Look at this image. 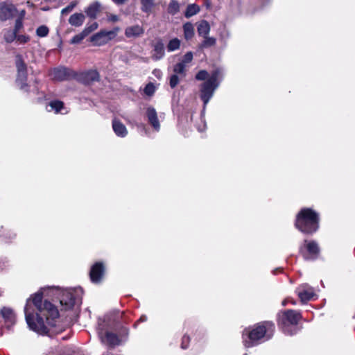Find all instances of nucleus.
Wrapping results in <instances>:
<instances>
[{
  "label": "nucleus",
  "mask_w": 355,
  "mask_h": 355,
  "mask_svg": "<svg viewBox=\"0 0 355 355\" xmlns=\"http://www.w3.org/2000/svg\"><path fill=\"white\" fill-rule=\"evenodd\" d=\"M33 303L40 314L36 318L30 308V300H27L24 307L26 323L32 331L40 335L60 334L71 324V320H67L63 324L55 320L59 315L56 306L47 300L42 301V293H36L33 296Z\"/></svg>",
  "instance_id": "f257e3e1"
},
{
  "label": "nucleus",
  "mask_w": 355,
  "mask_h": 355,
  "mask_svg": "<svg viewBox=\"0 0 355 355\" xmlns=\"http://www.w3.org/2000/svg\"><path fill=\"white\" fill-rule=\"evenodd\" d=\"M275 324L272 322L266 321L258 323L250 329H245L243 334V342L246 347H250L259 343V340L270 339L274 333Z\"/></svg>",
  "instance_id": "f03ea898"
},
{
  "label": "nucleus",
  "mask_w": 355,
  "mask_h": 355,
  "mask_svg": "<svg viewBox=\"0 0 355 355\" xmlns=\"http://www.w3.org/2000/svg\"><path fill=\"white\" fill-rule=\"evenodd\" d=\"M110 329L105 320L98 321V334L103 344L113 349L125 342L128 336L127 328L122 327L118 333L112 332Z\"/></svg>",
  "instance_id": "7ed1b4c3"
},
{
  "label": "nucleus",
  "mask_w": 355,
  "mask_h": 355,
  "mask_svg": "<svg viewBox=\"0 0 355 355\" xmlns=\"http://www.w3.org/2000/svg\"><path fill=\"white\" fill-rule=\"evenodd\" d=\"M319 215L310 208H303L297 214L295 227L304 234H313L319 228Z\"/></svg>",
  "instance_id": "20e7f679"
},
{
  "label": "nucleus",
  "mask_w": 355,
  "mask_h": 355,
  "mask_svg": "<svg viewBox=\"0 0 355 355\" xmlns=\"http://www.w3.org/2000/svg\"><path fill=\"white\" fill-rule=\"evenodd\" d=\"M301 318L299 312L289 309L279 315L278 325L282 331L288 335H293L295 333V325Z\"/></svg>",
  "instance_id": "39448f33"
},
{
  "label": "nucleus",
  "mask_w": 355,
  "mask_h": 355,
  "mask_svg": "<svg viewBox=\"0 0 355 355\" xmlns=\"http://www.w3.org/2000/svg\"><path fill=\"white\" fill-rule=\"evenodd\" d=\"M218 71H214L211 76L200 87V97L203 102V110L205 109L207 104L212 98L214 93L218 87Z\"/></svg>",
  "instance_id": "423d86ee"
},
{
  "label": "nucleus",
  "mask_w": 355,
  "mask_h": 355,
  "mask_svg": "<svg viewBox=\"0 0 355 355\" xmlns=\"http://www.w3.org/2000/svg\"><path fill=\"white\" fill-rule=\"evenodd\" d=\"M15 64L17 71L16 83L20 89L28 92L27 66L22 55L17 54L15 57Z\"/></svg>",
  "instance_id": "0eeeda50"
},
{
  "label": "nucleus",
  "mask_w": 355,
  "mask_h": 355,
  "mask_svg": "<svg viewBox=\"0 0 355 355\" xmlns=\"http://www.w3.org/2000/svg\"><path fill=\"white\" fill-rule=\"evenodd\" d=\"M79 292H82V288H80L75 291L66 290L62 293L60 299L62 310H70L75 304L81 303V299L77 297Z\"/></svg>",
  "instance_id": "6e6552de"
},
{
  "label": "nucleus",
  "mask_w": 355,
  "mask_h": 355,
  "mask_svg": "<svg viewBox=\"0 0 355 355\" xmlns=\"http://www.w3.org/2000/svg\"><path fill=\"white\" fill-rule=\"evenodd\" d=\"M300 252L306 261L315 260L320 254V248L315 241L305 240L303 245L300 248Z\"/></svg>",
  "instance_id": "1a4fd4ad"
},
{
  "label": "nucleus",
  "mask_w": 355,
  "mask_h": 355,
  "mask_svg": "<svg viewBox=\"0 0 355 355\" xmlns=\"http://www.w3.org/2000/svg\"><path fill=\"white\" fill-rule=\"evenodd\" d=\"M119 31V28L118 27L114 28L111 31H101L93 35L90 38V41L96 46L104 45L109 41L114 39Z\"/></svg>",
  "instance_id": "9d476101"
},
{
  "label": "nucleus",
  "mask_w": 355,
  "mask_h": 355,
  "mask_svg": "<svg viewBox=\"0 0 355 355\" xmlns=\"http://www.w3.org/2000/svg\"><path fill=\"white\" fill-rule=\"evenodd\" d=\"M17 12V9L12 3L3 1L0 3V20L5 21L13 18Z\"/></svg>",
  "instance_id": "9b49d317"
},
{
  "label": "nucleus",
  "mask_w": 355,
  "mask_h": 355,
  "mask_svg": "<svg viewBox=\"0 0 355 355\" xmlns=\"http://www.w3.org/2000/svg\"><path fill=\"white\" fill-rule=\"evenodd\" d=\"M151 58L154 61L162 59L165 55L164 44L162 39H157L151 44Z\"/></svg>",
  "instance_id": "f8f14e48"
},
{
  "label": "nucleus",
  "mask_w": 355,
  "mask_h": 355,
  "mask_svg": "<svg viewBox=\"0 0 355 355\" xmlns=\"http://www.w3.org/2000/svg\"><path fill=\"white\" fill-rule=\"evenodd\" d=\"M0 315L4 320L6 327L10 329L16 322V315L13 310L4 306L0 310Z\"/></svg>",
  "instance_id": "ddd939ff"
},
{
  "label": "nucleus",
  "mask_w": 355,
  "mask_h": 355,
  "mask_svg": "<svg viewBox=\"0 0 355 355\" xmlns=\"http://www.w3.org/2000/svg\"><path fill=\"white\" fill-rule=\"evenodd\" d=\"M297 295L302 302L309 301L314 296L313 288L308 284H302L297 289Z\"/></svg>",
  "instance_id": "4468645a"
},
{
  "label": "nucleus",
  "mask_w": 355,
  "mask_h": 355,
  "mask_svg": "<svg viewBox=\"0 0 355 355\" xmlns=\"http://www.w3.org/2000/svg\"><path fill=\"white\" fill-rule=\"evenodd\" d=\"M105 268L102 263H96L91 268L89 275L91 281L94 283H98L101 281Z\"/></svg>",
  "instance_id": "2eb2a0df"
},
{
  "label": "nucleus",
  "mask_w": 355,
  "mask_h": 355,
  "mask_svg": "<svg viewBox=\"0 0 355 355\" xmlns=\"http://www.w3.org/2000/svg\"><path fill=\"white\" fill-rule=\"evenodd\" d=\"M146 115L150 125L155 130L159 131L160 129V124L155 109L151 106H148L146 108Z\"/></svg>",
  "instance_id": "dca6fc26"
},
{
  "label": "nucleus",
  "mask_w": 355,
  "mask_h": 355,
  "mask_svg": "<svg viewBox=\"0 0 355 355\" xmlns=\"http://www.w3.org/2000/svg\"><path fill=\"white\" fill-rule=\"evenodd\" d=\"M53 79L58 81L67 80L71 76V71L66 67L54 69L51 72Z\"/></svg>",
  "instance_id": "f3484780"
},
{
  "label": "nucleus",
  "mask_w": 355,
  "mask_h": 355,
  "mask_svg": "<svg viewBox=\"0 0 355 355\" xmlns=\"http://www.w3.org/2000/svg\"><path fill=\"white\" fill-rule=\"evenodd\" d=\"M112 128L114 133L120 137H125L128 135L126 127L118 119L112 120Z\"/></svg>",
  "instance_id": "a211bd4d"
},
{
  "label": "nucleus",
  "mask_w": 355,
  "mask_h": 355,
  "mask_svg": "<svg viewBox=\"0 0 355 355\" xmlns=\"http://www.w3.org/2000/svg\"><path fill=\"white\" fill-rule=\"evenodd\" d=\"M81 79L85 84L89 85L99 79V74L96 70H90L81 74Z\"/></svg>",
  "instance_id": "6ab92c4d"
},
{
  "label": "nucleus",
  "mask_w": 355,
  "mask_h": 355,
  "mask_svg": "<svg viewBox=\"0 0 355 355\" xmlns=\"http://www.w3.org/2000/svg\"><path fill=\"white\" fill-rule=\"evenodd\" d=\"M144 33V29L139 25L128 26L125 30V35L128 37H137Z\"/></svg>",
  "instance_id": "aec40b11"
},
{
  "label": "nucleus",
  "mask_w": 355,
  "mask_h": 355,
  "mask_svg": "<svg viewBox=\"0 0 355 355\" xmlns=\"http://www.w3.org/2000/svg\"><path fill=\"white\" fill-rule=\"evenodd\" d=\"M85 16L83 13H74L71 15L69 19V23L73 26H81L85 21Z\"/></svg>",
  "instance_id": "412c9836"
},
{
  "label": "nucleus",
  "mask_w": 355,
  "mask_h": 355,
  "mask_svg": "<svg viewBox=\"0 0 355 355\" xmlns=\"http://www.w3.org/2000/svg\"><path fill=\"white\" fill-rule=\"evenodd\" d=\"M101 4L98 2L93 3L90 4L85 10L86 15L92 18L96 19L97 14L100 11Z\"/></svg>",
  "instance_id": "4be33fe9"
},
{
  "label": "nucleus",
  "mask_w": 355,
  "mask_h": 355,
  "mask_svg": "<svg viewBox=\"0 0 355 355\" xmlns=\"http://www.w3.org/2000/svg\"><path fill=\"white\" fill-rule=\"evenodd\" d=\"M210 31V26L207 21H202L198 26V33L199 35L206 37Z\"/></svg>",
  "instance_id": "5701e85b"
},
{
  "label": "nucleus",
  "mask_w": 355,
  "mask_h": 355,
  "mask_svg": "<svg viewBox=\"0 0 355 355\" xmlns=\"http://www.w3.org/2000/svg\"><path fill=\"white\" fill-rule=\"evenodd\" d=\"M64 108V103L60 101H53L49 103L46 107V110L48 112H51L54 110L55 113L60 112L61 110Z\"/></svg>",
  "instance_id": "b1692460"
},
{
  "label": "nucleus",
  "mask_w": 355,
  "mask_h": 355,
  "mask_svg": "<svg viewBox=\"0 0 355 355\" xmlns=\"http://www.w3.org/2000/svg\"><path fill=\"white\" fill-rule=\"evenodd\" d=\"M184 35L187 40L191 39L194 35V28L191 23L187 22L183 26Z\"/></svg>",
  "instance_id": "393cba45"
},
{
  "label": "nucleus",
  "mask_w": 355,
  "mask_h": 355,
  "mask_svg": "<svg viewBox=\"0 0 355 355\" xmlns=\"http://www.w3.org/2000/svg\"><path fill=\"white\" fill-rule=\"evenodd\" d=\"M17 33L11 29L3 30V38L7 43H12L16 40Z\"/></svg>",
  "instance_id": "a878e982"
},
{
  "label": "nucleus",
  "mask_w": 355,
  "mask_h": 355,
  "mask_svg": "<svg viewBox=\"0 0 355 355\" xmlns=\"http://www.w3.org/2000/svg\"><path fill=\"white\" fill-rule=\"evenodd\" d=\"M200 11L199 6L196 4H190L187 6L184 15L187 18H189Z\"/></svg>",
  "instance_id": "bb28decb"
},
{
  "label": "nucleus",
  "mask_w": 355,
  "mask_h": 355,
  "mask_svg": "<svg viewBox=\"0 0 355 355\" xmlns=\"http://www.w3.org/2000/svg\"><path fill=\"white\" fill-rule=\"evenodd\" d=\"M180 47V40L178 38H173L169 41L167 44V50L172 52L179 49Z\"/></svg>",
  "instance_id": "cd10ccee"
},
{
  "label": "nucleus",
  "mask_w": 355,
  "mask_h": 355,
  "mask_svg": "<svg viewBox=\"0 0 355 355\" xmlns=\"http://www.w3.org/2000/svg\"><path fill=\"white\" fill-rule=\"evenodd\" d=\"M155 0H141V10L145 12H149L151 11L154 6Z\"/></svg>",
  "instance_id": "c85d7f7f"
},
{
  "label": "nucleus",
  "mask_w": 355,
  "mask_h": 355,
  "mask_svg": "<svg viewBox=\"0 0 355 355\" xmlns=\"http://www.w3.org/2000/svg\"><path fill=\"white\" fill-rule=\"evenodd\" d=\"M204 40L200 44V48H207L210 46H213L216 44V40L214 37H209L208 35L204 37Z\"/></svg>",
  "instance_id": "c756f323"
},
{
  "label": "nucleus",
  "mask_w": 355,
  "mask_h": 355,
  "mask_svg": "<svg viewBox=\"0 0 355 355\" xmlns=\"http://www.w3.org/2000/svg\"><path fill=\"white\" fill-rule=\"evenodd\" d=\"M179 3L175 0H171L168 7V12L171 15H175L179 11Z\"/></svg>",
  "instance_id": "7c9ffc66"
},
{
  "label": "nucleus",
  "mask_w": 355,
  "mask_h": 355,
  "mask_svg": "<svg viewBox=\"0 0 355 355\" xmlns=\"http://www.w3.org/2000/svg\"><path fill=\"white\" fill-rule=\"evenodd\" d=\"M185 64L180 62L174 65L173 71L175 74H182L185 76Z\"/></svg>",
  "instance_id": "2f4dec72"
},
{
  "label": "nucleus",
  "mask_w": 355,
  "mask_h": 355,
  "mask_svg": "<svg viewBox=\"0 0 355 355\" xmlns=\"http://www.w3.org/2000/svg\"><path fill=\"white\" fill-rule=\"evenodd\" d=\"M87 35L85 34V33L83 31L79 34H77L74 35L71 40V44H78L80 43L83 40H84Z\"/></svg>",
  "instance_id": "473e14b6"
},
{
  "label": "nucleus",
  "mask_w": 355,
  "mask_h": 355,
  "mask_svg": "<svg viewBox=\"0 0 355 355\" xmlns=\"http://www.w3.org/2000/svg\"><path fill=\"white\" fill-rule=\"evenodd\" d=\"M77 5V1H71L67 7L61 10V14L62 15H67L69 12H71Z\"/></svg>",
  "instance_id": "72a5a7b5"
},
{
  "label": "nucleus",
  "mask_w": 355,
  "mask_h": 355,
  "mask_svg": "<svg viewBox=\"0 0 355 355\" xmlns=\"http://www.w3.org/2000/svg\"><path fill=\"white\" fill-rule=\"evenodd\" d=\"M36 34L41 37H46L49 34V28L46 26H40L37 28Z\"/></svg>",
  "instance_id": "f704fd0d"
},
{
  "label": "nucleus",
  "mask_w": 355,
  "mask_h": 355,
  "mask_svg": "<svg viewBox=\"0 0 355 355\" xmlns=\"http://www.w3.org/2000/svg\"><path fill=\"white\" fill-rule=\"evenodd\" d=\"M30 41V37L26 35H17L16 37V42L19 44H26Z\"/></svg>",
  "instance_id": "c9c22d12"
},
{
  "label": "nucleus",
  "mask_w": 355,
  "mask_h": 355,
  "mask_svg": "<svg viewBox=\"0 0 355 355\" xmlns=\"http://www.w3.org/2000/svg\"><path fill=\"white\" fill-rule=\"evenodd\" d=\"M144 91L146 95L150 96L155 93V87L152 83H149L146 85Z\"/></svg>",
  "instance_id": "e433bc0d"
},
{
  "label": "nucleus",
  "mask_w": 355,
  "mask_h": 355,
  "mask_svg": "<svg viewBox=\"0 0 355 355\" xmlns=\"http://www.w3.org/2000/svg\"><path fill=\"white\" fill-rule=\"evenodd\" d=\"M98 28V24L96 22H93L90 25H87L83 31L87 35L90 34L92 32L95 31Z\"/></svg>",
  "instance_id": "4c0bfd02"
},
{
  "label": "nucleus",
  "mask_w": 355,
  "mask_h": 355,
  "mask_svg": "<svg viewBox=\"0 0 355 355\" xmlns=\"http://www.w3.org/2000/svg\"><path fill=\"white\" fill-rule=\"evenodd\" d=\"M208 73L205 70H200L198 71V73L196 75V79L198 80H207L208 78Z\"/></svg>",
  "instance_id": "58836bf2"
},
{
  "label": "nucleus",
  "mask_w": 355,
  "mask_h": 355,
  "mask_svg": "<svg viewBox=\"0 0 355 355\" xmlns=\"http://www.w3.org/2000/svg\"><path fill=\"white\" fill-rule=\"evenodd\" d=\"M179 78L177 74H173L170 77V86L171 88H175L179 83Z\"/></svg>",
  "instance_id": "ea45409f"
},
{
  "label": "nucleus",
  "mask_w": 355,
  "mask_h": 355,
  "mask_svg": "<svg viewBox=\"0 0 355 355\" xmlns=\"http://www.w3.org/2000/svg\"><path fill=\"white\" fill-rule=\"evenodd\" d=\"M193 60V53L191 52H187L183 57L181 63H184L185 65L191 62Z\"/></svg>",
  "instance_id": "a19ab883"
},
{
  "label": "nucleus",
  "mask_w": 355,
  "mask_h": 355,
  "mask_svg": "<svg viewBox=\"0 0 355 355\" xmlns=\"http://www.w3.org/2000/svg\"><path fill=\"white\" fill-rule=\"evenodd\" d=\"M22 27L23 21L21 20V18H17L15 21V28L12 31H15V33L17 34V33L21 30Z\"/></svg>",
  "instance_id": "79ce46f5"
},
{
  "label": "nucleus",
  "mask_w": 355,
  "mask_h": 355,
  "mask_svg": "<svg viewBox=\"0 0 355 355\" xmlns=\"http://www.w3.org/2000/svg\"><path fill=\"white\" fill-rule=\"evenodd\" d=\"M189 337L187 336H184L182 339L181 347L184 349H187L188 347V344L189 343Z\"/></svg>",
  "instance_id": "37998d69"
},
{
  "label": "nucleus",
  "mask_w": 355,
  "mask_h": 355,
  "mask_svg": "<svg viewBox=\"0 0 355 355\" xmlns=\"http://www.w3.org/2000/svg\"><path fill=\"white\" fill-rule=\"evenodd\" d=\"M108 20L112 22L117 21L119 20V17L117 15H111L108 17Z\"/></svg>",
  "instance_id": "c03bdc74"
},
{
  "label": "nucleus",
  "mask_w": 355,
  "mask_h": 355,
  "mask_svg": "<svg viewBox=\"0 0 355 355\" xmlns=\"http://www.w3.org/2000/svg\"><path fill=\"white\" fill-rule=\"evenodd\" d=\"M127 0H112L114 3L118 5H121L125 3Z\"/></svg>",
  "instance_id": "a18cd8bd"
},
{
  "label": "nucleus",
  "mask_w": 355,
  "mask_h": 355,
  "mask_svg": "<svg viewBox=\"0 0 355 355\" xmlns=\"http://www.w3.org/2000/svg\"><path fill=\"white\" fill-rule=\"evenodd\" d=\"M25 10H22L21 12H20V14H19V17L18 18H21V20L23 21V18L25 15Z\"/></svg>",
  "instance_id": "49530a36"
},
{
  "label": "nucleus",
  "mask_w": 355,
  "mask_h": 355,
  "mask_svg": "<svg viewBox=\"0 0 355 355\" xmlns=\"http://www.w3.org/2000/svg\"><path fill=\"white\" fill-rule=\"evenodd\" d=\"M146 320H147V317L146 315L141 316V318L139 320V321H141V322H144Z\"/></svg>",
  "instance_id": "de8ad7c7"
},
{
  "label": "nucleus",
  "mask_w": 355,
  "mask_h": 355,
  "mask_svg": "<svg viewBox=\"0 0 355 355\" xmlns=\"http://www.w3.org/2000/svg\"><path fill=\"white\" fill-rule=\"evenodd\" d=\"M286 304H287V300H284V301L282 302V305H283V306H285Z\"/></svg>",
  "instance_id": "09e8293b"
},
{
  "label": "nucleus",
  "mask_w": 355,
  "mask_h": 355,
  "mask_svg": "<svg viewBox=\"0 0 355 355\" xmlns=\"http://www.w3.org/2000/svg\"><path fill=\"white\" fill-rule=\"evenodd\" d=\"M103 355H114V354H111V353H109V352H107L106 354H103Z\"/></svg>",
  "instance_id": "8fccbe9b"
},
{
  "label": "nucleus",
  "mask_w": 355,
  "mask_h": 355,
  "mask_svg": "<svg viewBox=\"0 0 355 355\" xmlns=\"http://www.w3.org/2000/svg\"><path fill=\"white\" fill-rule=\"evenodd\" d=\"M292 304H295V301H293V302H292Z\"/></svg>",
  "instance_id": "3c124183"
}]
</instances>
